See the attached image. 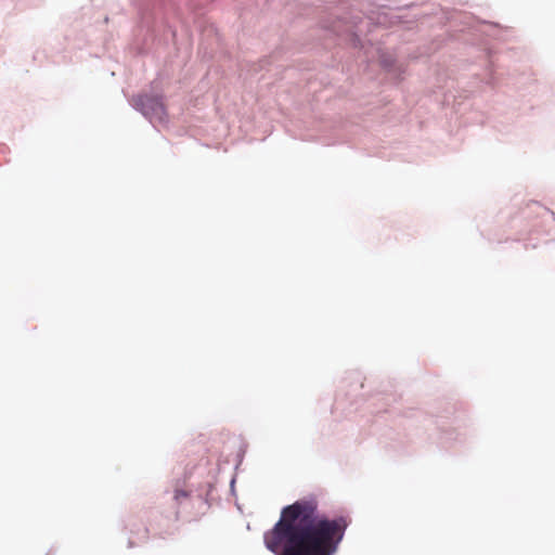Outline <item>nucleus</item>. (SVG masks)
Listing matches in <instances>:
<instances>
[{
  "mask_svg": "<svg viewBox=\"0 0 555 555\" xmlns=\"http://www.w3.org/2000/svg\"><path fill=\"white\" fill-rule=\"evenodd\" d=\"M348 525L346 517L320 515L314 499H302L282 509L280 520L264 533V543L275 555H332Z\"/></svg>",
  "mask_w": 555,
  "mask_h": 555,
  "instance_id": "nucleus-1",
  "label": "nucleus"
},
{
  "mask_svg": "<svg viewBox=\"0 0 555 555\" xmlns=\"http://www.w3.org/2000/svg\"><path fill=\"white\" fill-rule=\"evenodd\" d=\"M189 493L185 490L178 489L175 491V500L180 503L182 500L186 499Z\"/></svg>",
  "mask_w": 555,
  "mask_h": 555,
  "instance_id": "nucleus-3",
  "label": "nucleus"
},
{
  "mask_svg": "<svg viewBox=\"0 0 555 555\" xmlns=\"http://www.w3.org/2000/svg\"><path fill=\"white\" fill-rule=\"evenodd\" d=\"M135 104L151 120L164 121L166 119L167 114L162 98L143 94L138 96Z\"/></svg>",
  "mask_w": 555,
  "mask_h": 555,
  "instance_id": "nucleus-2",
  "label": "nucleus"
}]
</instances>
